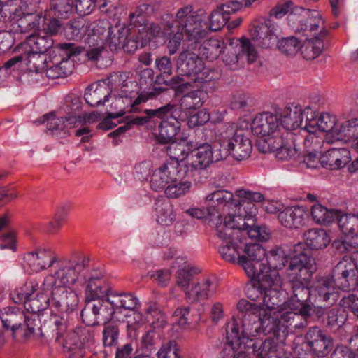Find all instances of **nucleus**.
Masks as SVG:
<instances>
[{
  "mask_svg": "<svg viewBox=\"0 0 358 358\" xmlns=\"http://www.w3.org/2000/svg\"><path fill=\"white\" fill-rule=\"evenodd\" d=\"M322 37L315 36L307 38L303 45L301 44V55L306 60L314 59L317 57L323 49Z\"/></svg>",
  "mask_w": 358,
  "mask_h": 358,
  "instance_id": "obj_46",
  "label": "nucleus"
},
{
  "mask_svg": "<svg viewBox=\"0 0 358 358\" xmlns=\"http://www.w3.org/2000/svg\"><path fill=\"white\" fill-rule=\"evenodd\" d=\"M52 331L55 332V341L62 343L64 348H70L72 342L85 348L94 343V334L92 326L78 327L67 333L66 320L58 315L50 318Z\"/></svg>",
  "mask_w": 358,
  "mask_h": 358,
  "instance_id": "obj_10",
  "label": "nucleus"
},
{
  "mask_svg": "<svg viewBox=\"0 0 358 358\" xmlns=\"http://www.w3.org/2000/svg\"><path fill=\"white\" fill-rule=\"evenodd\" d=\"M226 338L227 343L224 344L220 355L222 358H230L236 354L241 350H250L245 348V345H239L241 342L240 336V328L236 320L230 321L226 325Z\"/></svg>",
  "mask_w": 358,
  "mask_h": 358,
  "instance_id": "obj_25",
  "label": "nucleus"
},
{
  "mask_svg": "<svg viewBox=\"0 0 358 358\" xmlns=\"http://www.w3.org/2000/svg\"><path fill=\"white\" fill-rule=\"evenodd\" d=\"M338 224L342 232L345 234L358 232V215L343 214L339 212Z\"/></svg>",
  "mask_w": 358,
  "mask_h": 358,
  "instance_id": "obj_54",
  "label": "nucleus"
},
{
  "mask_svg": "<svg viewBox=\"0 0 358 358\" xmlns=\"http://www.w3.org/2000/svg\"><path fill=\"white\" fill-rule=\"evenodd\" d=\"M206 200L210 202L208 205H215L214 208L220 215L221 212H228L227 216L237 215L236 210H240L242 204L238 198H234L232 192L225 189H218L208 194Z\"/></svg>",
  "mask_w": 358,
  "mask_h": 358,
  "instance_id": "obj_21",
  "label": "nucleus"
},
{
  "mask_svg": "<svg viewBox=\"0 0 358 358\" xmlns=\"http://www.w3.org/2000/svg\"><path fill=\"white\" fill-rule=\"evenodd\" d=\"M215 205H208L206 209L200 208H190L185 210V213L192 218L198 220L204 219L211 227L217 228L223 224L224 220L214 208Z\"/></svg>",
  "mask_w": 358,
  "mask_h": 358,
  "instance_id": "obj_35",
  "label": "nucleus"
},
{
  "mask_svg": "<svg viewBox=\"0 0 358 358\" xmlns=\"http://www.w3.org/2000/svg\"><path fill=\"white\" fill-rule=\"evenodd\" d=\"M245 245L243 252L246 257L252 261H259L265 262V259H268L266 248L259 243H243Z\"/></svg>",
  "mask_w": 358,
  "mask_h": 358,
  "instance_id": "obj_59",
  "label": "nucleus"
},
{
  "mask_svg": "<svg viewBox=\"0 0 358 358\" xmlns=\"http://www.w3.org/2000/svg\"><path fill=\"white\" fill-rule=\"evenodd\" d=\"M36 285L33 282L26 283L20 287L15 289L10 292V298L14 303L27 305L29 297L36 292Z\"/></svg>",
  "mask_w": 358,
  "mask_h": 358,
  "instance_id": "obj_52",
  "label": "nucleus"
},
{
  "mask_svg": "<svg viewBox=\"0 0 358 358\" xmlns=\"http://www.w3.org/2000/svg\"><path fill=\"white\" fill-rule=\"evenodd\" d=\"M268 320V313L266 310L259 311V315L254 313H247L242 315L241 320H238L239 324H241V332L240 333L242 343L239 345H245V348H250L252 352H257V358H259V353L265 349L268 351V345L267 344L268 338H265L264 341L257 340L254 341L251 337L259 335L264 333L267 335L266 327L264 324Z\"/></svg>",
  "mask_w": 358,
  "mask_h": 358,
  "instance_id": "obj_5",
  "label": "nucleus"
},
{
  "mask_svg": "<svg viewBox=\"0 0 358 358\" xmlns=\"http://www.w3.org/2000/svg\"><path fill=\"white\" fill-rule=\"evenodd\" d=\"M338 215L339 211L327 209L320 203H316L311 208L313 220L320 224L331 223L338 217Z\"/></svg>",
  "mask_w": 358,
  "mask_h": 358,
  "instance_id": "obj_45",
  "label": "nucleus"
},
{
  "mask_svg": "<svg viewBox=\"0 0 358 358\" xmlns=\"http://www.w3.org/2000/svg\"><path fill=\"white\" fill-rule=\"evenodd\" d=\"M305 210L300 207H288L278 215L277 219L280 224L287 228H299L305 222Z\"/></svg>",
  "mask_w": 358,
  "mask_h": 358,
  "instance_id": "obj_34",
  "label": "nucleus"
},
{
  "mask_svg": "<svg viewBox=\"0 0 358 358\" xmlns=\"http://www.w3.org/2000/svg\"><path fill=\"white\" fill-rule=\"evenodd\" d=\"M346 317L342 308L334 307L327 312V325L332 331H336L344 324Z\"/></svg>",
  "mask_w": 358,
  "mask_h": 358,
  "instance_id": "obj_55",
  "label": "nucleus"
},
{
  "mask_svg": "<svg viewBox=\"0 0 358 358\" xmlns=\"http://www.w3.org/2000/svg\"><path fill=\"white\" fill-rule=\"evenodd\" d=\"M185 178L187 177L185 167L181 166L179 162L166 163L154 171L150 181V187L157 192L164 189L173 180Z\"/></svg>",
  "mask_w": 358,
  "mask_h": 358,
  "instance_id": "obj_17",
  "label": "nucleus"
},
{
  "mask_svg": "<svg viewBox=\"0 0 358 358\" xmlns=\"http://www.w3.org/2000/svg\"><path fill=\"white\" fill-rule=\"evenodd\" d=\"M215 231L217 236L222 241L218 252L224 260L231 263H237L238 258L241 256L239 248L246 236L259 242L268 240V233L255 224L254 220L250 217L225 216L223 224L218 226Z\"/></svg>",
  "mask_w": 358,
  "mask_h": 358,
  "instance_id": "obj_3",
  "label": "nucleus"
},
{
  "mask_svg": "<svg viewBox=\"0 0 358 358\" xmlns=\"http://www.w3.org/2000/svg\"><path fill=\"white\" fill-rule=\"evenodd\" d=\"M110 296L117 314L122 313L123 310H134L140 306L138 299L132 293L112 292Z\"/></svg>",
  "mask_w": 358,
  "mask_h": 358,
  "instance_id": "obj_37",
  "label": "nucleus"
},
{
  "mask_svg": "<svg viewBox=\"0 0 358 358\" xmlns=\"http://www.w3.org/2000/svg\"><path fill=\"white\" fill-rule=\"evenodd\" d=\"M119 338L118 325L114 323L106 322L103 330V343L104 346H113L117 344Z\"/></svg>",
  "mask_w": 358,
  "mask_h": 358,
  "instance_id": "obj_62",
  "label": "nucleus"
},
{
  "mask_svg": "<svg viewBox=\"0 0 358 358\" xmlns=\"http://www.w3.org/2000/svg\"><path fill=\"white\" fill-rule=\"evenodd\" d=\"M10 20L16 33L25 34L37 30L41 24L42 16L37 11H32L26 5L10 12Z\"/></svg>",
  "mask_w": 358,
  "mask_h": 358,
  "instance_id": "obj_15",
  "label": "nucleus"
},
{
  "mask_svg": "<svg viewBox=\"0 0 358 358\" xmlns=\"http://www.w3.org/2000/svg\"><path fill=\"white\" fill-rule=\"evenodd\" d=\"M22 325H25L26 329L24 330V339H29L32 336L41 335L44 336V334L41 329V320L39 316L36 315H31L27 316L25 315V322Z\"/></svg>",
  "mask_w": 358,
  "mask_h": 358,
  "instance_id": "obj_60",
  "label": "nucleus"
},
{
  "mask_svg": "<svg viewBox=\"0 0 358 358\" xmlns=\"http://www.w3.org/2000/svg\"><path fill=\"white\" fill-rule=\"evenodd\" d=\"M223 137L228 138V145L230 146L231 156L234 159L241 161L250 157L252 146L243 130H235L233 127H229Z\"/></svg>",
  "mask_w": 358,
  "mask_h": 358,
  "instance_id": "obj_19",
  "label": "nucleus"
},
{
  "mask_svg": "<svg viewBox=\"0 0 358 358\" xmlns=\"http://www.w3.org/2000/svg\"><path fill=\"white\" fill-rule=\"evenodd\" d=\"M157 222L164 226L171 225L176 220L173 207L167 199H159L155 201Z\"/></svg>",
  "mask_w": 358,
  "mask_h": 358,
  "instance_id": "obj_41",
  "label": "nucleus"
},
{
  "mask_svg": "<svg viewBox=\"0 0 358 358\" xmlns=\"http://www.w3.org/2000/svg\"><path fill=\"white\" fill-rule=\"evenodd\" d=\"M207 97V94L203 90H192L184 94L179 101V105L176 108L180 114L186 115L192 114L193 110L201 108Z\"/></svg>",
  "mask_w": 358,
  "mask_h": 358,
  "instance_id": "obj_31",
  "label": "nucleus"
},
{
  "mask_svg": "<svg viewBox=\"0 0 358 358\" xmlns=\"http://www.w3.org/2000/svg\"><path fill=\"white\" fill-rule=\"evenodd\" d=\"M339 290L338 282L333 276L317 275L311 285L312 295L314 296L315 301L327 302L334 304L339 298Z\"/></svg>",
  "mask_w": 358,
  "mask_h": 358,
  "instance_id": "obj_16",
  "label": "nucleus"
},
{
  "mask_svg": "<svg viewBox=\"0 0 358 358\" xmlns=\"http://www.w3.org/2000/svg\"><path fill=\"white\" fill-rule=\"evenodd\" d=\"M306 244L312 250H320L326 248L330 243L329 236L324 229L313 228L303 234Z\"/></svg>",
  "mask_w": 358,
  "mask_h": 358,
  "instance_id": "obj_40",
  "label": "nucleus"
},
{
  "mask_svg": "<svg viewBox=\"0 0 358 358\" xmlns=\"http://www.w3.org/2000/svg\"><path fill=\"white\" fill-rule=\"evenodd\" d=\"M278 49L285 55H294L301 48V42L294 36L285 38L278 42Z\"/></svg>",
  "mask_w": 358,
  "mask_h": 358,
  "instance_id": "obj_63",
  "label": "nucleus"
},
{
  "mask_svg": "<svg viewBox=\"0 0 358 358\" xmlns=\"http://www.w3.org/2000/svg\"><path fill=\"white\" fill-rule=\"evenodd\" d=\"M82 106L80 97L74 94L66 95L62 106V110L66 113V121L69 122V124H73L78 120L80 121Z\"/></svg>",
  "mask_w": 358,
  "mask_h": 358,
  "instance_id": "obj_39",
  "label": "nucleus"
},
{
  "mask_svg": "<svg viewBox=\"0 0 358 358\" xmlns=\"http://www.w3.org/2000/svg\"><path fill=\"white\" fill-rule=\"evenodd\" d=\"M74 3V0H50V8L55 15L68 18L73 13Z\"/></svg>",
  "mask_w": 358,
  "mask_h": 358,
  "instance_id": "obj_57",
  "label": "nucleus"
},
{
  "mask_svg": "<svg viewBox=\"0 0 358 358\" xmlns=\"http://www.w3.org/2000/svg\"><path fill=\"white\" fill-rule=\"evenodd\" d=\"M52 305L62 313L70 314L77 310L79 299L77 293L64 287L50 288Z\"/></svg>",
  "mask_w": 358,
  "mask_h": 358,
  "instance_id": "obj_23",
  "label": "nucleus"
},
{
  "mask_svg": "<svg viewBox=\"0 0 358 358\" xmlns=\"http://www.w3.org/2000/svg\"><path fill=\"white\" fill-rule=\"evenodd\" d=\"M358 136V118H352L338 123L336 140L344 139L351 144V140Z\"/></svg>",
  "mask_w": 358,
  "mask_h": 358,
  "instance_id": "obj_48",
  "label": "nucleus"
},
{
  "mask_svg": "<svg viewBox=\"0 0 358 358\" xmlns=\"http://www.w3.org/2000/svg\"><path fill=\"white\" fill-rule=\"evenodd\" d=\"M222 50L221 41L216 38L206 40L199 49V53L202 56L210 60L217 59Z\"/></svg>",
  "mask_w": 358,
  "mask_h": 358,
  "instance_id": "obj_51",
  "label": "nucleus"
},
{
  "mask_svg": "<svg viewBox=\"0 0 358 358\" xmlns=\"http://www.w3.org/2000/svg\"><path fill=\"white\" fill-rule=\"evenodd\" d=\"M306 282H290L292 285V294L287 302L289 308L294 311L289 310L284 306L287 303L285 299L283 303H279V306L273 305L271 301L270 306V317H272L273 325V334L278 336L277 346L270 344V354L275 352L284 346L283 340L285 337L286 324L292 322L294 323L293 327L295 328H303L306 325V322L298 323V320L303 317L306 318L310 315L312 307L307 303L308 299L312 294L311 289L304 285ZM287 298V296H286Z\"/></svg>",
  "mask_w": 358,
  "mask_h": 358,
  "instance_id": "obj_2",
  "label": "nucleus"
},
{
  "mask_svg": "<svg viewBox=\"0 0 358 358\" xmlns=\"http://www.w3.org/2000/svg\"><path fill=\"white\" fill-rule=\"evenodd\" d=\"M188 148L190 155L187 161L182 160L180 166L185 167L187 178H193L195 182H202L200 175L212 164L215 163L213 145L208 143H198L189 141Z\"/></svg>",
  "mask_w": 358,
  "mask_h": 358,
  "instance_id": "obj_9",
  "label": "nucleus"
},
{
  "mask_svg": "<svg viewBox=\"0 0 358 358\" xmlns=\"http://www.w3.org/2000/svg\"><path fill=\"white\" fill-rule=\"evenodd\" d=\"M90 259L83 254H77L69 259L59 260L57 269L44 279V289L52 287H69L78 283L83 285V279L86 278L85 270L89 267Z\"/></svg>",
  "mask_w": 358,
  "mask_h": 358,
  "instance_id": "obj_4",
  "label": "nucleus"
},
{
  "mask_svg": "<svg viewBox=\"0 0 358 358\" xmlns=\"http://www.w3.org/2000/svg\"><path fill=\"white\" fill-rule=\"evenodd\" d=\"M250 36L257 46L267 48L268 45V20L261 18L253 22Z\"/></svg>",
  "mask_w": 358,
  "mask_h": 358,
  "instance_id": "obj_38",
  "label": "nucleus"
},
{
  "mask_svg": "<svg viewBox=\"0 0 358 358\" xmlns=\"http://www.w3.org/2000/svg\"><path fill=\"white\" fill-rule=\"evenodd\" d=\"M112 27L108 20H99L94 22L92 29V35L90 37H93V40H95L94 37L103 42V41H108L111 36Z\"/></svg>",
  "mask_w": 358,
  "mask_h": 358,
  "instance_id": "obj_58",
  "label": "nucleus"
},
{
  "mask_svg": "<svg viewBox=\"0 0 358 358\" xmlns=\"http://www.w3.org/2000/svg\"><path fill=\"white\" fill-rule=\"evenodd\" d=\"M83 49L73 43H59L53 48L48 55L44 71L50 79L65 78L71 74L74 64L71 57L80 54Z\"/></svg>",
  "mask_w": 358,
  "mask_h": 358,
  "instance_id": "obj_6",
  "label": "nucleus"
},
{
  "mask_svg": "<svg viewBox=\"0 0 358 358\" xmlns=\"http://www.w3.org/2000/svg\"><path fill=\"white\" fill-rule=\"evenodd\" d=\"M145 114L162 120L159 125L158 141L160 143H169L180 130V121L186 120V115L180 114L176 105L168 103L157 109H146Z\"/></svg>",
  "mask_w": 358,
  "mask_h": 358,
  "instance_id": "obj_8",
  "label": "nucleus"
},
{
  "mask_svg": "<svg viewBox=\"0 0 358 358\" xmlns=\"http://www.w3.org/2000/svg\"><path fill=\"white\" fill-rule=\"evenodd\" d=\"M115 314L117 313L109 295L103 299L87 302L81 311V317L87 326H95L108 322Z\"/></svg>",
  "mask_w": 358,
  "mask_h": 358,
  "instance_id": "obj_14",
  "label": "nucleus"
},
{
  "mask_svg": "<svg viewBox=\"0 0 358 358\" xmlns=\"http://www.w3.org/2000/svg\"><path fill=\"white\" fill-rule=\"evenodd\" d=\"M110 287L106 280H99L96 282L87 284L85 288V298L87 302L100 300L110 295Z\"/></svg>",
  "mask_w": 358,
  "mask_h": 358,
  "instance_id": "obj_43",
  "label": "nucleus"
},
{
  "mask_svg": "<svg viewBox=\"0 0 358 358\" xmlns=\"http://www.w3.org/2000/svg\"><path fill=\"white\" fill-rule=\"evenodd\" d=\"M333 273L341 290L348 292L358 289V269L350 258H343L334 267Z\"/></svg>",
  "mask_w": 358,
  "mask_h": 358,
  "instance_id": "obj_18",
  "label": "nucleus"
},
{
  "mask_svg": "<svg viewBox=\"0 0 358 358\" xmlns=\"http://www.w3.org/2000/svg\"><path fill=\"white\" fill-rule=\"evenodd\" d=\"M268 289V279L267 280L255 281L253 285L248 288L247 295L254 301H259L257 303L259 311H268V305L266 301Z\"/></svg>",
  "mask_w": 358,
  "mask_h": 358,
  "instance_id": "obj_36",
  "label": "nucleus"
},
{
  "mask_svg": "<svg viewBox=\"0 0 358 358\" xmlns=\"http://www.w3.org/2000/svg\"><path fill=\"white\" fill-rule=\"evenodd\" d=\"M292 254L293 247L290 248L287 245L270 250V301L273 305L279 306V303H283L286 299L287 291L276 271L285 267L288 259L291 260Z\"/></svg>",
  "mask_w": 358,
  "mask_h": 358,
  "instance_id": "obj_7",
  "label": "nucleus"
},
{
  "mask_svg": "<svg viewBox=\"0 0 358 358\" xmlns=\"http://www.w3.org/2000/svg\"><path fill=\"white\" fill-rule=\"evenodd\" d=\"M217 289V283L210 278H205L186 291L187 299L191 302L204 301L211 297Z\"/></svg>",
  "mask_w": 358,
  "mask_h": 358,
  "instance_id": "obj_30",
  "label": "nucleus"
},
{
  "mask_svg": "<svg viewBox=\"0 0 358 358\" xmlns=\"http://www.w3.org/2000/svg\"><path fill=\"white\" fill-rule=\"evenodd\" d=\"M251 130L257 136L256 146L258 150L266 154L268 152V113L257 114L251 124Z\"/></svg>",
  "mask_w": 358,
  "mask_h": 358,
  "instance_id": "obj_27",
  "label": "nucleus"
},
{
  "mask_svg": "<svg viewBox=\"0 0 358 358\" xmlns=\"http://www.w3.org/2000/svg\"><path fill=\"white\" fill-rule=\"evenodd\" d=\"M173 180L170 182L164 190L168 198L176 199L188 193L192 187V182L188 180Z\"/></svg>",
  "mask_w": 358,
  "mask_h": 358,
  "instance_id": "obj_50",
  "label": "nucleus"
},
{
  "mask_svg": "<svg viewBox=\"0 0 358 358\" xmlns=\"http://www.w3.org/2000/svg\"><path fill=\"white\" fill-rule=\"evenodd\" d=\"M196 273V268L189 265L185 266L179 269L177 274V285L186 292L189 289L190 282Z\"/></svg>",
  "mask_w": 358,
  "mask_h": 358,
  "instance_id": "obj_64",
  "label": "nucleus"
},
{
  "mask_svg": "<svg viewBox=\"0 0 358 358\" xmlns=\"http://www.w3.org/2000/svg\"><path fill=\"white\" fill-rule=\"evenodd\" d=\"M0 318L3 326L10 329L13 338H17V330L25 322L24 311L18 308H7L1 313Z\"/></svg>",
  "mask_w": 358,
  "mask_h": 358,
  "instance_id": "obj_32",
  "label": "nucleus"
},
{
  "mask_svg": "<svg viewBox=\"0 0 358 358\" xmlns=\"http://www.w3.org/2000/svg\"><path fill=\"white\" fill-rule=\"evenodd\" d=\"M30 267L35 272L46 269L59 262L56 253L49 248H39L27 255Z\"/></svg>",
  "mask_w": 358,
  "mask_h": 358,
  "instance_id": "obj_26",
  "label": "nucleus"
},
{
  "mask_svg": "<svg viewBox=\"0 0 358 358\" xmlns=\"http://www.w3.org/2000/svg\"><path fill=\"white\" fill-rule=\"evenodd\" d=\"M203 62L194 52L185 51L180 54L178 59V68L187 76H196L203 69Z\"/></svg>",
  "mask_w": 358,
  "mask_h": 358,
  "instance_id": "obj_33",
  "label": "nucleus"
},
{
  "mask_svg": "<svg viewBox=\"0 0 358 358\" xmlns=\"http://www.w3.org/2000/svg\"><path fill=\"white\" fill-rule=\"evenodd\" d=\"M43 292H39L35 297L30 296L29 300L25 305V309L30 313H36L45 310L50 305V294L48 291L50 289H44L42 286Z\"/></svg>",
  "mask_w": 358,
  "mask_h": 358,
  "instance_id": "obj_47",
  "label": "nucleus"
},
{
  "mask_svg": "<svg viewBox=\"0 0 358 358\" xmlns=\"http://www.w3.org/2000/svg\"><path fill=\"white\" fill-rule=\"evenodd\" d=\"M297 106H284L275 103L270 106V152L278 160L296 159L300 153L294 134L288 130L301 127L303 117L308 123L310 115Z\"/></svg>",
  "mask_w": 358,
  "mask_h": 358,
  "instance_id": "obj_1",
  "label": "nucleus"
},
{
  "mask_svg": "<svg viewBox=\"0 0 358 358\" xmlns=\"http://www.w3.org/2000/svg\"><path fill=\"white\" fill-rule=\"evenodd\" d=\"M140 32V29L138 30ZM150 41V38L143 36L141 33L138 36H131L127 38L124 43L121 44L124 50L128 53L132 54L139 48H142Z\"/></svg>",
  "mask_w": 358,
  "mask_h": 358,
  "instance_id": "obj_61",
  "label": "nucleus"
},
{
  "mask_svg": "<svg viewBox=\"0 0 358 358\" xmlns=\"http://www.w3.org/2000/svg\"><path fill=\"white\" fill-rule=\"evenodd\" d=\"M306 340L316 356L323 357L329 353L331 341L320 328L317 327L310 328L306 334Z\"/></svg>",
  "mask_w": 358,
  "mask_h": 358,
  "instance_id": "obj_28",
  "label": "nucleus"
},
{
  "mask_svg": "<svg viewBox=\"0 0 358 358\" xmlns=\"http://www.w3.org/2000/svg\"><path fill=\"white\" fill-rule=\"evenodd\" d=\"M192 11V6H185L180 8L176 13L175 20L166 22L167 29L164 27V33L171 34L173 33V29H179L185 30L188 36L189 41L194 43H199L201 40L206 38L209 34V30L202 28L201 22L198 23V17L190 15Z\"/></svg>",
  "mask_w": 358,
  "mask_h": 358,
  "instance_id": "obj_12",
  "label": "nucleus"
},
{
  "mask_svg": "<svg viewBox=\"0 0 358 358\" xmlns=\"http://www.w3.org/2000/svg\"><path fill=\"white\" fill-rule=\"evenodd\" d=\"M238 41L239 45L237 48L238 52L241 53V58L245 57L248 64L254 63L257 59L258 53L250 39L242 37Z\"/></svg>",
  "mask_w": 358,
  "mask_h": 358,
  "instance_id": "obj_56",
  "label": "nucleus"
},
{
  "mask_svg": "<svg viewBox=\"0 0 358 358\" xmlns=\"http://www.w3.org/2000/svg\"><path fill=\"white\" fill-rule=\"evenodd\" d=\"M146 320L154 328H159L166 324V317L164 314L159 310L156 303L150 302L145 310Z\"/></svg>",
  "mask_w": 358,
  "mask_h": 358,
  "instance_id": "obj_53",
  "label": "nucleus"
},
{
  "mask_svg": "<svg viewBox=\"0 0 358 358\" xmlns=\"http://www.w3.org/2000/svg\"><path fill=\"white\" fill-rule=\"evenodd\" d=\"M189 143H176L173 141L169 143V146L166 148V152L172 161L169 163H177L180 162L182 160L187 161V159L189 157L190 148Z\"/></svg>",
  "mask_w": 358,
  "mask_h": 358,
  "instance_id": "obj_49",
  "label": "nucleus"
},
{
  "mask_svg": "<svg viewBox=\"0 0 358 358\" xmlns=\"http://www.w3.org/2000/svg\"><path fill=\"white\" fill-rule=\"evenodd\" d=\"M317 271L315 259L310 252L303 250V244L293 246V254L287 268L289 282H309Z\"/></svg>",
  "mask_w": 358,
  "mask_h": 358,
  "instance_id": "obj_11",
  "label": "nucleus"
},
{
  "mask_svg": "<svg viewBox=\"0 0 358 358\" xmlns=\"http://www.w3.org/2000/svg\"><path fill=\"white\" fill-rule=\"evenodd\" d=\"M305 113L310 115L308 117V123L305 124L303 130L308 133H315L317 129L327 132L328 136L336 138L338 124L336 117L329 113H323L318 118L316 113L310 108H306Z\"/></svg>",
  "mask_w": 358,
  "mask_h": 358,
  "instance_id": "obj_20",
  "label": "nucleus"
},
{
  "mask_svg": "<svg viewBox=\"0 0 358 358\" xmlns=\"http://www.w3.org/2000/svg\"><path fill=\"white\" fill-rule=\"evenodd\" d=\"M236 196L241 201V206H244V207H245V204L252 206V207H250V210L249 213L245 215H241V216L244 218L250 217L254 220V222L255 223V220L253 215L257 213V209L253 203H259L264 201V195L259 192H251L245 189H238L236 192Z\"/></svg>",
  "mask_w": 358,
  "mask_h": 358,
  "instance_id": "obj_44",
  "label": "nucleus"
},
{
  "mask_svg": "<svg viewBox=\"0 0 358 358\" xmlns=\"http://www.w3.org/2000/svg\"><path fill=\"white\" fill-rule=\"evenodd\" d=\"M237 264L243 267L247 275L254 282L268 279V259H265V262H260L250 260L246 255H242L238 258Z\"/></svg>",
  "mask_w": 358,
  "mask_h": 358,
  "instance_id": "obj_29",
  "label": "nucleus"
},
{
  "mask_svg": "<svg viewBox=\"0 0 358 358\" xmlns=\"http://www.w3.org/2000/svg\"><path fill=\"white\" fill-rule=\"evenodd\" d=\"M290 27L296 32H304L307 37H324L327 31L324 27V21L317 10H302L297 15L290 13L288 16Z\"/></svg>",
  "mask_w": 358,
  "mask_h": 358,
  "instance_id": "obj_13",
  "label": "nucleus"
},
{
  "mask_svg": "<svg viewBox=\"0 0 358 358\" xmlns=\"http://www.w3.org/2000/svg\"><path fill=\"white\" fill-rule=\"evenodd\" d=\"M346 152L345 149L332 148L320 157V164L326 169H340L347 162V157L343 156V153Z\"/></svg>",
  "mask_w": 358,
  "mask_h": 358,
  "instance_id": "obj_42",
  "label": "nucleus"
},
{
  "mask_svg": "<svg viewBox=\"0 0 358 358\" xmlns=\"http://www.w3.org/2000/svg\"><path fill=\"white\" fill-rule=\"evenodd\" d=\"M242 7V0H229L218 6L210 15L209 29L213 31L221 30L230 20V15L236 13Z\"/></svg>",
  "mask_w": 358,
  "mask_h": 358,
  "instance_id": "obj_22",
  "label": "nucleus"
},
{
  "mask_svg": "<svg viewBox=\"0 0 358 358\" xmlns=\"http://www.w3.org/2000/svg\"><path fill=\"white\" fill-rule=\"evenodd\" d=\"M54 41L50 35L44 34L43 36L33 35L32 34L26 37L24 41L19 45V50L24 51L29 53L30 57H37V53L44 54L51 48H52Z\"/></svg>",
  "mask_w": 358,
  "mask_h": 358,
  "instance_id": "obj_24",
  "label": "nucleus"
}]
</instances>
